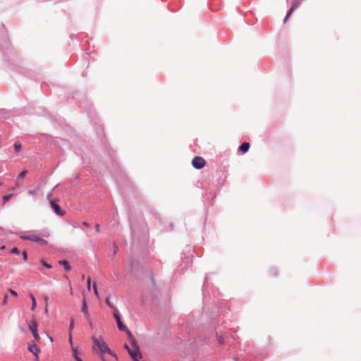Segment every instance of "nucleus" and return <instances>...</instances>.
Here are the masks:
<instances>
[{
    "label": "nucleus",
    "mask_w": 361,
    "mask_h": 361,
    "mask_svg": "<svg viewBox=\"0 0 361 361\" xmlns=\"http://www.w3.org/2000/svg\"><path fill=\"white\" fill-rule=\"evenodd\" d=\"M9 292H10V293H11L13 296H14V297H17V296H18V293H17L16 291H15L14 290H13V289H10V290H9Z\"/></svg>",
    "instance_id": "nucleus-26"
},
{
    "label": "nucleus",
    "mask_w": 361,
    "mask_h": 361,
    "mask_svg": "<svg viewBox=\"0 0 361 361\" xmlns=\"http://www.w3.org/2000/svg\"><path fill=\"white\" fill-rule=\"evenodd\" d=\"M51 195L52 194L51 192L47 195V199L49 200V201L51 200Z\"/></svg>",
    "instance_id": "nucleus-34"
},
{
    "label": "nucleus",
    "mask_w": 361,
    "mask_h": 361,
    "mask_svg": "<svg viewBox=\"0 0 361 361\" xmlns=\"http://www.w3.org/2000/svg\"><path fill=\"white\" fill-rule=\"evenodd\" d=\"M124 348L127 350L128 353H129V350H132L127 344L124 345Z\"/></svg>",
    "instance_id": "nucleus-33"
},
{
    "label": "nucleus",
    "mask_w": 361,
    "mask_h": 361,
    "mask_svg": "<svg viewBox=\"0 0 361 361\" xmlns=\"http://www.w3.org/2000/svg\"><path fill=\"white\" fill-rule=\"evenodd\" d=\"M29 193H30V194H31V195H32V194H33V192H32V191H31V190H29Z\"/></svg>",
    "instance_id": "nucleus-38"
},
{
    "label": "nucleus",
    "mask_w": 361,
    "mask_h": 361,
    "mask_svg": "<svg viewBox=\"0 0 361 361\" xmlns=\"http://www.w3.org/2000/svg\"><path fill=\"white\" fill-rule=\"evenodd\" d=\"M11 253L12 254H15V255H19L20 254V250L18 247H13L11 250Z\"/></svg>",
    "instance_id": "nucleus-21"
},
{
    "label": "nucleus",
    "mask_w": 361,
    "mask_h": 361,
    "mask_svg": "<svg viewBox=\"0 0 361 361\" xmlns=\"http://www.w3.org/2000/svg\"><path fill=\"white\" fill-rule=\"evenodd\" d=\"M29 329L32 331V336L35 341H38L40 339L39 335L37 332V324L35 321H32V322L28 325Z\"/></svg>",
    "instance_id": "nucleus-7"
},
{
    "label": "nucleus",
    "mask_w": 361,
    "mask_h": 361,
    "mask_svg": "<svg viewBox=\"0 0 361 361\" xmlns=\"http://www.w3.org/2000/svg\"><path fill=\"white\" fill-rule=\"evenodd\" d=\"M11 197V195H6L3 197V200L4 202H7Z\"/></svg>",
    "instance_id": "nucleus-27"
},
{
    "label": "nucleus",
    "mask_w": 361,
    "mask_h": 361,
    "mask_svg": "<svg viewBox=\"0 0 361 361\" xmlns=\"http://www.w3.org/2000/svg\"><path fill=\"white\" fill-rule=\"evenodd\" d=\"M30 296V298L32 300V307H31V309L33 311V310H35V307L37 306V302H36L35 298L34 297L33 295L31 294Z\"/></svg>",
    "instance_id": "nucleus-16"
},
{
    "label": "nucleus",
    "mask_w": 361,
    "mask_h": 361,
    "mask_svg": "<svg viewBox=\"0 0 361 361\" xmlns=\"http://www.w3.org/2000/svg\"><path fill=\"white\" fill-rule=\"evenodd\" d=\"M93 342L92 349L97 355L100 357L102 361H105L104 355L105 353H108L111 356L117 358L116 355L108 347L107 344L102 336L97 338L95 336L92 337Z\"/></svg>",
    "instance_id": "nucleus-1"
},
{
    "label": "nucleus",
    "mask_w": 361,
    "mask_h": 361,
    "mask_svg": "<svg viewBox=\"0 0 361 361\" xmlns=\"http://www.w3.org/2000/svg\"><path fill=\"white\" fill-rule=\"evenodd\" d=\"M68 341H69V343H70V345H71V348H74V347H73V345L72 334H71V332H69Z\"/></svg>",
    "instance_id": "nucleus-25"
},
{
    "label": "nucleus",
    "mask_w": 361,
    "mask_h": 361,
    "mask_svg": "<svg viewBox=\"0 0 361 361\" xmlns=\"http://www.w3.org/2000/svg\"><path fill=\"white\" fill-rule=\"evenodd\" d=\"M125 332L128 335V338L130 340L131 345L132 346H135V345H137V342H136V340L134 338V337H133V334H131V332L129 331L128 329H127V331H125Z\"/></svg>",
    "instance_id": "nucleus-11"
},
{
    "label": "nucleus",
    "mask_w": 361,
    "mask_h": 361,
    "mask_svg": "<svg viewBox=\"0 0 361 361\" xmlns=\"http://www.w3.org/2000/svg\"><path fill=\"white\" fill-rule=\"evenodd\" d=\"M22 148L21 143L19 141H16L14 143V149L16 152H19Z\"/></svg>",
    "instance_id": "nucleus-14"
},
{
    "label": "nucleus",
    "mask_w": 361,
    "mask_h": 361,
    "mask_svg": "<svg viewBox=\"0 0 361 361\" xmlns=\"http://www.w3.org/2000/svg\"><path fill=\"white\" fill-rule=\"evenodd\" d=\"M49 204L51 208L56 214H57L59 216H63L65 215L66 212L61 208V207L56 202L50 200Z\"/></svg>",
    "instance_id": "nucleus-5"
},
{
    "label": "nucleus",
    "mask_w": 361,
    "mask_h": 361,
    "mask_svg": "<svg viewBox=\"0 0 361 361\" xmlns=\"http://www.w3.org/2000/svg\"><path fill=\"white\" fill-rule=\"evenodd\" d=\"M59 264L63 267L64 269L66 271H68L71 270V267L69 263L66 260H60L59 261Z\"/></svg>",
    "instance_id": "nucleus-12"
},
{
    "label": "nucleus",
    "mask_w": 361,
    "mask_h": 361,
    "mask_svg": "<svg viewBox=\"0 0 361 361\" xmlns=\"http://www.w3.org/2000/svg\"><path fill=\"white\" fill-rule=\"evenodd\" d=\"M72 352H73V356L75 358V360L76 359V357H79V356H78V350L77 348H72Z\"/></svg>",
    "instance_id": "nucleus-18"
},
{
    "label": "nucleus",
    "mask_w": 361,
    "mask_h": 361,
    "mask_svg": "<svg viewBox=\"0 0 361 361\" xmlns=\"http://www.w3.org/2000/svg\"><path fill=\"white\" fill-rule=\"evenodd\" d=\"M20 238L23 240L37 242V243H39V244H41L42 245H47L48 243L47 240L42 238L41 237H39L38 235H37L35 233H31L29 235H21Z\"/></svg>",
    "instance_id": "nucleus-2"
},
{
    "label": "nucleus",
    "mask_w": 361,
    "mask_h": 361,
    "mask_svg": "<svg viewBox=\"0 0 361 361\" xmlns=\"http://www.w3.org/2000/svg\"><path fill=\"white\" fill-rule=\"evenodd\" d=\"M300 5V3L299 1L298 0H295L293 4H292V6H291V8L288 11L284 19H283V21L286 22V20L288 19V18L291 15V13L293 12V11L296 8H298Z\"/></svg>",
    "instance_id": "nucleus-8"
},
{
    "label": "nucleus",
    "mask_w": 361,
    "mask_h": 361,
    "mask_svg": "<svg viewBox=\"0 0 361 361\" xmlns=\"http://www.w3.org/2000/svg\"><path fill=\"white\" fill-rule=\"evenodd\" d=\"M133 348V350H129L128 354L131 357L133 361H138L139 358H142V355L140 353L139 348L137 345H135V346H132Z\"/></svg>",
    "instance_id": "nucleus-6"
},
{
    "label": "nucleus",
    "mask_w": 361,
    "mask_h": 361,
    "mask_svg": "<svg viewBox=\"0 0 361 361\" xmlns=\"http://www.w3.org/2000/svg\"><path fill=\"white\" fill-rule=\"evenodd\" d=\"M40 263L42 264V265H43L44 267H47V269H51V265L50 264L47 263L43 259L40 260Z\"/></svg>",
    "instance_id": "nucleus-20"
},
{
    "label": "nucleus",
    "mask_w": 361,
    "mask_h": 361,
    "mask_svg": "<svg viewBox=\"0 0 361 361\" xmlns=\"http://www.w3.org/2000/svg\"><path fill=\"white\" fill-rule=\"evenodd\" d=\"M27 350L30 353H31L35 357V360H38L39 354L40 353V349L35 344V341H31L27 343Z\"/></svg>",
    "instance_id": "nucleus-3"
},
{
    "label": "nucleus",
    "mask_w": 361,
    "mask_h": 361,
    "mask_svg": "<svg viewBox=\"0 0 361 361\" xmlns=\"http://www.w3.org/2000/svg\"><path fill=\"white\" fill-rule=\"evenodd\" d=\"M87 289L90 290V285H91V279H90V278L87 279Z\"/></svg>",
    "instance_id": "nucleus-29"
},
{
    "label": "nucleus",
    "mask_w": 361,
    "mask_h": 361,
    "mask_svg": "<svg viewBox=\"0 0 361 361\" xmlns=\"http://www.w3.org/2000/svg\"><path fill=\"white\" fill-rule=\"evenodd\" d=\"M270 274L272 276H276L277 275L276 269L273 268L270 269Z\"/></svg>",
    "instance_id": "nucleus-23"
},
{
    "label": "nucleus",
    "mask_w": 361,
    "mask_h": 361,
    "mask_svg": "<svg viewBox=\"0 0 361 361\" xmlns=\"http://www.w3.org/2000/svg\"><path fill=\"white\" fill-rule=\"evenodd\" d=\"M206 164L205 160L199 156H196L192 160V165L196 169H202Z\"/></svg>",
    "instance_id": "nucleus-4"
},
{
    "label": "nucleus",
    "mask_w": 361,
    "mask_h": 361,
    "mask_svg": "<svg viewBox=\"0 0 361 361\" xmlns=\"http://www.w3.org/2000/svg\"><path fill=\"white\" fill-rule=\"evenodd\" d=\"M106 305L111 307V309H115L116 307L111 304V296L109 295L106 298Z\"/></svg>",
    "instance_id": "nucleus-17"
},
{
    "label": "nucleus",
    "mask_w": 361,
    "mask_h": 361,
    "mask_svg": "<svg viewBox=\"0 0 361 361\" xmlns=\"http://www.w3.org/2000/svg\"><path fill=\"white\" fill-rule=\"evenodd\" d=\"M216 336H217V341H218L219 343L221 345H223L224 343V340L223 336L221 335H219L218 334H216Z\"/></svg>",
    "instance_id": "nucleus-19"
},
{
    "label": "nucleus",
    "mask_w": 361,
    "mask_h": 361,
    "mask_svg": "<svg viewBox=\"0 0 361 361\" xmlns=\"http://www.w3.org/2000/svg\"><path fill=\"white\" fill-rule=\"evenodd\" d=\"M118 250V247H115V250H114V253H116V250Z\"/></svg>",
    "instance_id": "nucleus-37"
},
{
    "label": "nucleus",
    "mask_w": 361,
    "mask_h": 361,
    "mask_svg": "<svg viewBox=\"0 0 361 361\" xmlns=\"http://www.w3.org/2000/svg\"><path fill=\"white\" fill-rule=\"evenodd\" d=\"M23 259L25 261H26L27 259V254L26 251L23 252Z\"/></svg>",
    "instance_id": "nucleus-28"
},
{
    "label": "nucleus",
    "mask_w": 361,
    "mask_h": 361,
    "mask_svg": "<svg viewBox=\"0 0 361 361\" xmlns=\"http://www.w3.org/2000/svg\"><path fill=\"white\" fill-rule=\"evenodd\" d=\"M81 311L85 315V317L89 320L90 318V315L88 312V310H87V302H86V300L85 298H84L82 300V307H81Z\"/></svg>",
    "instance_id": "nucleus-9"
},
{
    "label": "nucleus",
    "mask_w": 361,
    "mask_h": 361,
    "mask_svg": "<svg viewBox=\"0 0 361 361\" xmlns=\"http://www.w3.org/2000/svg\"><path fill=\"white\" fill-rule=\"evenodd\" d=\"M116 324H117V326L120 331H127L128 328L126 327V326L123 324L121 321L117 322Z\"/></svg>",
    "instance_id": "nucleus-13"
},
{
    "label": "nucleus",
    "mask_w": 361,
    "mask_h": 361,
    "mask_svg": "<svg viewBox=\"0 0 361 361\" xmlns=\"http://www.w3.org/2000/svg\"><path fill=\"white\" fill-rule=\"evenodd\" d=\"M7 300H8V295H6L4 298L3 305H6L7 303Z\"/></svg>",
    "instance_id": "nucleus-31"
},
{
    "label": "nucleus",
    "mask_w": 361,
    "mask_h": 361,
    "mask_svg": "<svg viewBox=\"0 0 361 361\" xmlns=\"http://www.w3.org/2000/svg\"><path fill=\"white\" fill-rule=\"evenodd\" d=\"M73 327H74V321H73V319H71L70 324H69V332L71 333V331L73 330Z\"/></svg>",
    "instance_id": "nucleus-24"
},
{
    "label": "nucleus",
    "mask_w": 361,
    "mask_h": 361,
    "mask_svg": "<svg viewBox=\"0 0 361 361\" xmlns=\"http://www.w3.org/2000/svg\"><path fill=\"white\" fill-rule=\"evenodd\" d=\"M4 248H5V246H4V245H3V246L1 247V250H4Z\"/></svg>",
    "instance_id": "nucleus-40"
},
{
    "label": "nucleus",
    "mask_w": 361,
    "mask_h": 361,
    "mask_svg": "<svg viewBox=\"0 0 361 361\" xmlns=\"http://www.w3.org/2000/svg\"><path fill=\"white\" fill-rule=\"evenodd\" d=\"M27 173V170H23V171H21L19 174H18V178H23L25 177V176Z\"/></svg>",
    "instance_id": "nucleus-22"
},
{
    "label": "nucleus",
    "mask_w": 361,
    "mask_h": 361,
    "mask_svg": "<svg viewBox=\"0 0 361 361\" xmlns=\"http://www.w3.org/2000/svg\"><path fill=\"white\" fill-rule=\"evenodd\" d=\"M95 230H96L97 232H99L100 231V226H99V224H97L95 225Z\"/></svg>",
    "instance_id": "nucleus-32"
},
{
    "label": "nucleus",
    "mask_w": 361,
    "mask_h": 361,
    "mask_svg": "<svg viewBox=\"0 0 361 361\" xmlns=\"http://www.w3.org/2000/svg\"><path fill=\"white\" fill-rule=\"evenodd\" d=\"M93 289L94 290V294L98 296V291H97V286L95 283L93 284Z\"/></svg>",
    "instance_id": "nucleus-30"
},
{
    "label": "nucleus",
    "mask_w": 361,
    "mask_h": 361,
    "mask_svg": "<svg viewBox=\"0 0 361 361\" xmlns=\"http://www.w3.org/2000/svg\"><path fill=\"white\" fill-rule=\"evenodd\" d=\"M82 224H83L84 226H87V227H88V226H90V225H89V224H88L87 221H83V222H82Z\"/></svg>",
    "instance_id": "nucleus-35"
},
{
    "label": "nucleus",
    "mask_w": 361,
    "mask_h": 361,
    "mask_svg": "<svg viewBox=\"0 0 361 361\" xmlns=\"http://www.w3.org/2000/svg\"><path fill=\"white\" fill-rule=\"evenodd\" d=\"M250 144L248 142H243L238 147V151L243 154H245L248 152L250 149Z\"/></svg>",
    "instance_id": "nucleus-10"
},
{
    "label": "nucleus",
    "mask_w": 361,
    "mask_h": 361,
    "mask_svg": "<svg viewBox=\"0 0 361 361\" xmlns=\"http://www.w3.org/2000/svg\"><path fill=\"white\" fill-rule=\"evenodd\" d=\"M76 361H83L80 357H76Z\"/></svg>",
    "instance_id": "nucleus-36"
},
{
    "label": "nucleus",
    "mask_w": 361,
    "mask_h": 361,
    "mask_svg": "<svg viewBox=\"0 0 361 361\" xmlns=\"http://www.w3.org/2000/svg\"><path fill=\"white\" fill-rule=\"evenodd\" d=\"M90 326L92 327V323L91 322H90Z\"/></svg>",
    "instance_id": "nucleus-39"
},
{
    "label": "nucleus",
    "mask_w": 361,
    "mask_h": 361,
    "mask_svg": "<svg viewBox=\"0 0 361 361\" xmlns=\"http://www.w3.org/2000/svg\"><path fill=\"white\" fill-rule=\"evenodd\" d=\"M114 310V312L113 314V316H114V319H116V322H117L121 321V318H120V314H119L118 310L116 308H115Z\"/></svg>",
    "instance_id": "nucleus-15"
}]
</instances>
